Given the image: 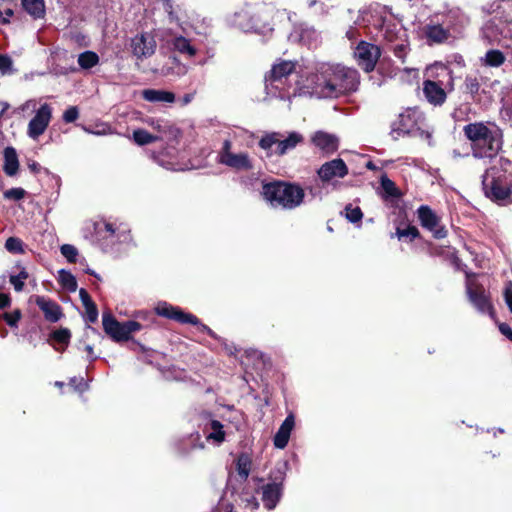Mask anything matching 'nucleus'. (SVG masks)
I'll list each match as a JSON object with an SVG mask.
<instances>
[{"mask_svg":"<svg viewBox=\"0 0 512 512\" xmlns=\"http://www.w3.org/2000/svg\"><path fill=\"white\" fill-rule=\"evenodd\" d=\"M217 162L236 171H249L253 168L250 155L246 151H236L230 140L226 139L217 152Z\"/></svg>","mask_w":512,"mask_h":512,"instance_id":"nucleus-9","label":"nucleus"},{"mask_svg":"<svg viewBox=\"0 0 512 512\" xmlns=\"http://www.w3.org/2000/svg\"><path fill=\"white\" fill-rule=\"evenodd\" d=\"M35 303L43 312L47 321L55 323L63 316L61 307L53 300L44 296H35Z\"/></svg>","mask_w":512,"mask_h":512,"instance_id":"nucleus-23","label":"nucleus"},{"mask_svg":"<svg viewBox=\"0 0 512 512\" xmlns=\"http://www.w3.org/2000/svg\"><path fill=\"white\" fill-rule=\"evenodd\" d=\"M167 11H168V15H169V18H170L171 21H177L178 20L177 16L172 11V5L169 4V3H167Z\"/></svg>","mask_w":512,"mask_h":512,"instance_id":"nucleus-62","label":"nucleus"},{"mask_svg":"<svg viewBox=\"0 0 512 512\" xmlns=\"http://www.w3.org/2000/svg\"><path fill=\"white\" fill-rule=\"evenodd\" d=\"M423 93L427 101L435 106L442 105L446 100V92L436 82L426 80L423 83Z\"/></svg>","mask_w":512,"mask_h":512,"instance_id":"nucleus-28","label":"nucleus"},{"mask_svg":"<svg viewBox=\"0 0 512 512\" xmlns=\"http://www.w3.org/2000/svg\"><path fill=\"white\" fill-rule=\"evenodd\" d=\"M58 280L62 287L67 289L70 292H74L77 289V281L76 278L69 272L64 269L58 271Z\"/></svg>","mask_w":512,"mask_h":512,"instance_id":"nucleus-40","label":"nucleus"},{"mask_svg":"<svg viewBox=\"0 0 512 512\" xmlns=\"http://www.w3.org/2000/svg\"><path fill=\"white\" fill-rule=\"evenodd\" d=\"M19 168L18 156L13 147L4 150V171L9 176H14Z\"/></svg>","mask_w":512,"mask_h":512,"instance_id":"nucleus-32","label":"nucleus"},{"mask_svg":"<svg viewBox=\"0 0 512 512\" xmlns=\"http://www.w3.org/2000/svg\"><path fill=\"white\" fill-rule=\"evenodd\" d=\"M28 166L33 173H38L41 169V166L37 162H32Z\"/></svg>","mask_w":512,"mask_h":512,"instance_id":"nucleus-64","label":"nucleus"},{"mask_svg":"<svg viewBox=\"0 0 512 512\" xmlns=\"http://www.w3.org/2000/svg\"><path fill=\"white\" fill-rule=\"evenodd\" d=\"M252 458L247 453H241L236 459V470L238 475L246 480L250 474Z\"/></svg>","mask_w":512,"mask_h":512,"instance_id":"nucleus-36","label":"nucleus"},{"mask_svg":"<svg viewBox=\"0 0 512 512\" xmlns=\"http://www.w3.org/2000/svg\"><path fill=\"white\" fill-rule=\"evenodd\" d=\"M131 48L137 58H147L154 54L156 42L152 36L141 34L132 39Z\"/></svg>","mask_w":512,"mask_h":512,"instance_id":"nucleus-19","label":"nucleus"},{"mask_svg":"<svg viewBox=\"0 0 512 512\" xmlns=\"http://www.w3.org/2000/svg\"><path fill=\"white\" fill-rule=\"evenodd\" d=\"M295 426V417L293 414L287 415L285 420L280 425L276 432L273 442L274 446L278 449H284L289 441L291 432Z\"/></svg>","mask_w":512,"mask_h":512,"instance_id":"nucleus-26","label":"nucleus"},{"mask_svg":"<svg viewBox=\"0 0 512 512\" xmlns=\"http://www.w3.org/2000/svg\"><path fill=\"white\" fill-rule=\"evenodd\" d=\"M12 69V60L7 55H0V72L2 74L10 73Z\"/></svg>","mask_w":512,"mask_h":512,"instance_id":"nucleus-54","label":"nucleus"},{"mask_svg":"<svg viewBox=\"0 0 512 512\" xmlns=\"http://www.w3.org/2000/svg\"><path fill=\"white\" fill-rule=\"evenodd\" d=\"M505 55L496 49L487 51L483 60L484 65L489 67H499L505 62Z\"/></svg>","mask_w":512,"mask_h":512,"instance_id":"nucleus-39","label":"nucleus"},{"mask_svg":"<svg viewBox=\"0 0 512 512\" xmlns=\"http://www.w3.org/2000/svg\"><path fill=\"white\" fill-rule=\"evenodd\" d=\"M498 328L504 336H506L510 341H512V329L508 324L499 323Z\"/></svg>","mask_w":512,"mask_h":512,"instance_id":"nucleus-57","label":"nucleus"},{"mask_svg":"<svg viewBox=\"0 0 512 512\" xmlns=\"http://www.w3.org/2000/svg\"><path fill=\"white\" fill-rule=\"evenodd\" d=\"M26 191L23 188H11L4 192V198L7 200L18 201L24 198Z\"/></svg>","mask_w":512,"mask_h":512,"instance_id":"nucleus-47","label":"nucleus"},{"mask_svg":"<svg viewBox=\"0 0 512 512\" xmlns=\"http://www.w3.org/2000/svg\"><path fill=\"white\" fill-rule=\"evenodd\" d=\"M348 167L343 159L336 158L323 163L317 170V175L323 183H332L348 175Z\"/></svg>","mask_w":512,"mask_h":512,"instance_id":"nucleus-16","label":"nucleus"},{"mask_svg":"<svg viewBox=\"0 0 512 512\" xmlns=\"http://www.w3.org/2000/svg\"><path fill=\"white\" fill-rule=\"evenodd\" d=\"M61 254L69 261L70 263L76 262V258L78 255V250L74 245L71 244H63L60 247Z\"/></svg>","mask_w":512,"mask_h":512,"instance_id":"nucleus-44","label":"nucleus"},{"mask_svg":"<svg viewBox=\"0 0 512 512\" xmlns=\"http://www.w3.org/2000/svg\"><path fill=\"white\" fill-rule=\"evenodd\" d=\"M345 217L351 222V223H357L360 222L363 213L359 207H353L352 205H347L345 208Z\"/></svg>","mask_w":512,"mask_h":512,"instance_id":"nucleus-43","label":"nucleus"},{"mask_svg":"<svg viewBox=\"0 0 512 512\" xmlns=\"http://www.w3.org/2000/svg\"><path fill=\"white\" fill-rule=\"evenodd\" d=\"M132 138L137 145L144 146L159 140H163V135H154L144 129H136L133 131Z\"/></svg>","mask_w":512,"mask_h":512,"instance_id":"nucleus-35","label":"nucleus"},{"mask_svg":"<svg viewBox=\"0 0 512 512\" xmlns=\"http://www.w3.org/2000/svg\"><path fill=\"white\" fill-rule=\"evenodd\" d=\"M38 101L36 99H29L25 101L23 104H21L16 110L18 113H25V112H35L38 109L37 108Z\"/></svg>","mask_w":512,"mask_h":512,"instance_id":"nucleus-48","label":"nucleus"},{"mask_svg":"<svg viewBox=\"0 0 512 512\" xmlns=\"http://www.w3.org/2000/svg\"><path fill=\"white\" fill-rule=\"evenodd\" d=\"M203 433L206 440L216 446H220L226 440L224 425L211 416L206 417L205 423L203 424Z\"/></svg>","mask_w":512,"mask_h":512,"instance_id":"nucleus-18","label":"nucleus"},{"mask_svg":"<svg viewBox=\"0 0 512 512\" xmlns=\"http://www.w3.org/2000/svg\"><path fill=\"white\" fill-rule=\"evenodd\" d=\"M10 305V298L7 294L0 293V309L6 308Z\"/></svg>","mask_w":512,"mask_h":512,"instance_id":"nucleus-61","label":"nucleus"},{"mask_svg":"<svg viewBox=\"0 0 512 512\" xmlns=\"http://www.w3.org/2000/svg\"><path fill=\"white\" fill-rule=\"evenodd\" d=\"M482 185L485 195L492 201L501 205L512 203V162L500 158L499 167L486 170Z\"/></svg>","mask_w":512,"mask_h":512,"instance_id":"nucleus-4","label":"nucleus"},{"mask_svg":"<svg viewBox=\"0 0 512 512\" xmlns=\"http://www.w3.org/2000/svg\"><path fill=\"white\" fill-rule=\"evenodd\" d=\"M178 449L182 455H189L197 449H204V443L201 440V435L199 433L190 434L180 442Z\"/></svg>","mask_w":512,"mask_h":512,"instance_id":"nucleus-31","label":"nucleus"},{"mask_svg":"<svg viewBox=\"0 0 512 512\" xmlns=\"http://www.w3.org/2000/svg\"><path fill=\"white\" fill-rule=\"evenodd\" d=\"M380 184L384 198H398L401 196L399 189L396 187L395 183L387 177V175L384 174L381 176Z\"/></svg>","mask_w":512,"mask_h":512,"instance_id":"nucleus-38","label":"nucleus"},{"mask_svg":"<svg viewBox=\"0 0 512 512\" xmlns=\"http://www.w3.org/2000/svg\"><path fill=\"white\" fill-rule=\"evenodd\" d=\"M69 384L78 392H84L88 389V384L82 377H73L70 379Z\"/></svg>","mask_w":512,"mask_h":512,"instance_id":"nucleus-53","label":"nucleus"},{"mask_svg":"<svg viewBox=\"0 0 512 512\" xmlns=\"http://www.w3.org/2000/svg\"><path fill=\"white\" fill-rule=\"evenodd\" d=\"M262 195L271 207L284 210L299 207L305 197L304 190L299 185L282 181L265 183Z\"/></svg>","mask_w":512,"mask_h":512,"instance_id":"nucleus-6","label":"nucleus"},{"mask_svg":"<svg viewBox=\"0 0 512 512\" xmlns=\"http://www.w3.org/2000/svg\"><path fill=\"white\" fill-rule=\"evenodd\" d=\"M297 62L279 60L268 75L265 76V89L267 94L280 99H288L296 95L305 94L304 84L299 86L295 74Z\"/></svg>","mask_w":512,"mask_h":512,"instance_id":"nucleus-3","label":"nucleus"},{"mask_svg":"<svg viewBox=\"0 0 512 512\" xmlns=\"http://www.w3.org/2000/svg\"><path fill=\"white\" fill-rule=\"evenodd\" d=\"M494 6V16L483 25L482 37L492 45H508L507 41H512V0H500Z\"/></svg>","mask_w":512,"mask_h":512,"instance_id":"nucleus-5","label":"nucleus"},{"mask_svg":"<svg viewBox=\"0 0 512 512\" xmlns=\"http://www.w3.org/2000/svg\"><path fill=\"white\" fill-rule=\"evenodd\" d=\"M102 325L105 333L115 342L128 341L124 322H119L110 312L102 315Z\"/></svg>","mask_w":512,"mask_h":512,"instance_id":"nucleus-17","label":"nucleus"},{"mask_svg":"<svg viewBox=\"0 0 512 512\" xmlns=\"http://www.w3.org/2000/svg\"><path fill=\"white\" fill-rule=\"evenodd\" d=\"M171 44L175 51L186 57L192 58L197 54V49L192 45L191 40L182 35L175 36Z\"/></svg>","mask_w":512,"mask_h":512,"instance_id":"nucleus-30","label":"nucleus"},{"mask_svg":"<svg viewBox=\"0 0 512 512\" xmlns=\"http://www.w3.org/2000/svg\"><path fill=\"white\" fill-rule=\"evenodd\" d=\"M245 501H246L245 507L247 509L254 510V509H257L259 506L257 499L253 496L246 498Z\"/></svg>","mask_w":512,"mask_h":512,"instance_id":"nucleus-58","label":"nucleus"},{"mask_svg":"<svg viewBox=\"0 0 512 512\" xmlns=\"http://www.w3.org/2000/svg\"><path fill=\"white\" fill-rule=\"evenodd\" d=\"M396 236L399 240L409 239V241H413L419 236V231L415 226H407L406 228L398 227L396 229Z\"/></svg>","mask_w":512,"mask_h":512,"instance_id":"nucleus-41","label":"nucleus"},{"mask_svg":"<svg viewBox=\"0 0 512 512\" xmlns=\"http://www.w3.org/2000/svg\"><path fill=\"white\" fill-rule=\"evenodd\" d=\"M423 120L422 113L416 108H409L399 114L398 119L393 123L392 133L398 136L410 134L418 127Z\"/></svg>","mask_w":512,"mask_h":512,"instance_id":"nucleus-15","label":"nucleus"},{"mask_svg":"<svg viewBox=\"0 0 512 512\" xmlns=\"http://www.w3.org/2000/svg\"><path fill=\"white\" fill-rule=\"evenodd\" d=\"M288 470L287 462H278L270 471L269 482L264 484L262 490V502L268 510H273L283 494V483Z\"/></svg>","mask_w":512,"mask_h":512,"instance_id":"nucleus-7","label":"nucleus"},{"mask_svg":"<svg viewBox=\"0 0 512 512\" xmlns=\"http://www.w3.org/2000/svg\"><path fill=\"white\" fill-rule=\"evenodd\" d=\"M125 326V332L127 335V339L129 340L131 338V335L135 332H138L142 329V325L134 320H129L124 322Z\"/></svg>","mask_w":512,"mask_h":512,"instance_id":"nucleus-52","label":"nucleus"},{"mask_svg":"<svg viewBox=\"0 0 512 512\" xmlns=\"http://www.w3.org/2000/svg\"><path fill=\"white\" fill-rule=\"evenodd\" d=\"M359 73L341 64L319 63L309 75L303 91L317 98H337L357 90Z\"/></svg>","mask_w":512,"mask_h":512,"instance_id":"nucleus-1","label":"nucleus"},{"mask_svg":"<svg viewBox=\"0 0 512 512\" xmlns=\"http://www.w3.org/2000/svg\"><path fill=\"white\" fill-rule=\"evenodd\" d=\"M85 310V320L89 323H95L98 319V310L96 305L93 303L85 306Z\"/></svg>","mask_w":512,"mask_h":512,"instance_id":"nucleus-49","label":"nucleus"},{"mask_svg":"<svg viewBox=\"0 0 512 512\" xmlns=\"http://www.w3.org/2000/svg\"><path fill=\"white\" fill-rule=\"evenodd\" d=\"M312 143L325 155H331L338 150L339 139L336 135L317 131L311 138Z\"/></svg>","mask_w":512,"mask_h":512,"instance_id":"nucleus-20","label":"nucleus"},{"mask_svg":"<svg viewBox=\"0 0 512 512\" xmlns=\"http://www.w3.org/2000/svg\"><path fill=\"white\" fill-rule=\"evenodd\" d=\"M79 117V110L76 106H71L66 109L63 113V121L66 123H72Z\"/></svg>","mask_w":512,"mask_h":512,"instance_id":"nucleus-50","label":"nucleus"},{"mask_svg":"<svg viewBox=\"0 0 512 512\" xmlns=\"http://www.w3.org/2000/svg\"><path fill=\"white\" fill-rule=\"evenodd\" d=\"M304 140L298 132H290L286 138L281 139V134L271 132L265 134L259 141V147L267 152L268 155L283 156L297 147Z\"/></svg>","mask_w":512,"mask_h":512,"instance_id":"nucleus-8","label":"nucleus"},{"mask_svg":"<svg viewBox=\"0 0 512 512\" xmlns=\"http://www.w3.org/2000/svg\"><path fill=\"white\" fill-rule=\"evenodd\" d=\"M105 231L108 232L110 235H114L116 232V229L113 224L111 223H105L104 225Z\"/></svg>","mask_w":512,"mask_h":512,"instance_id":"nucleus-63","label":"nucleus"},{"mask_svg":"<svg viewBox=\"0 0 512 512\" xmlns=\"http://www.w3.org/2000/svg\"><path fill=\"white\" fill-rule=\"evenodd\" d=\"M52 106L48 103H42L36 110V113L29 121L27 126V136L33 140L43 135L52 119Z\"/></svg>","mask_w":512,"mask_h":512,"instance_id":"nucleus-12","label":"nucleus"},{"mask_svg":"<svg viewBox=\"0 0 512 512\" xmlns=\"http://www.w3.org/2000/svg\"><path fill=\"white\" fill-rule=\"evenodd\" d=\"M468 23V17L459 9H454L450 10L447 15H445L442 24L448 29L449 33H459Z\"/></svg>","mask_w":512,"mask_h":512,"instance_id":"nucleus-27","label":"nucleus"},{"mask_svg":"<svg viewBox=\"0 0 512 512\" xmlns=\"http://www.w3.org/2000/svg\"><path fill=\"white\" fill-rule=\"evenodd\" d=\"M231 23L244 32H260V26L247 9L234 13Z\"/></svg>","mask_w":512,"mask_h":512,"instance_id":"nucleus-25","label":"nucleus"},{"mask_svg":"<svg viewBox=\"0 0 512 512\" xmlns=\"http://www.w3.org/2000/svg\"><path fill=\"white\" fill-rule=\"evenodd\" d=\"M425 34L428 39L437 43L447 40L450 35L448 29L443 24L427 25Z\"/></svg>","mask_w":512,"mask_h":512,"instance_id":"nucleus-33","label":"nucleus"},{"mask_svg":"<svg viewBox=\"0 0 512 512\" xmlns=\"http://www.w3.org/2000/svg\"><path fill=\"white\" fill-rule=\"evenodd\" d=\"M471 141L472 155L478 159H493L502 149L503 132L493 123L474 122L463 128Z\"/></svg>","mask_w":512,"mask_h":512,"instance_id":"nucleus-2","label":"nucleus"},{"mask_svg":"<svg viewBox=\"0 0 512 512\" xmlns=\"http://www.w3.org/2000/svg\"><path fill=\"white\" fill-rule=\"evenodd\" d=\"M168 146L162 151L154 154L153 157L159 165L167 170H179L178 163L175 161L179 156V150L173 144L174 141H168ZM177 142V140H175Z\"/></svg>","mask_w":512,"mask_h":512,"instance_id":"nucleus-22","label":"nucleus"},{"mask_svg":"<svg viewBox=\"0 0 512 512\" xmlns=\"http://www.w3.org/2000/svg\"><path fill=\"white\" fill-rule=\"evenodd\" d=\"M146 123L156 131L155 135H163V140L175 141L181 135L180 130L167 120L149 118Z\"/></svg>","mask_w":512,"mask_h":512,"instance_id":"nucleus-21","label":"nucleus"},{"mask_svg":"<svg viewBox=\"0 0 512 512\" xmlns=\"http://www.w3.org/2000/svg\"><path fill=\"white\" fill-rule=\"evenodd\" d=\"M417 217L423 228L430 231L434 238L443 239L447 236L446 228L441 225L440 217L427 205L417 209Z\"/></svg>","mask_w":512,"mask_h":512,"instance_id":"nucleus-13","label":"nucleus"},{"mask_svg":"<svg viewBox=\"0 0 512 512\" xmlns=\"http://www.w3.org/2000/svg\"><path fill=\"white\" fill-rule=\"evenodd\" d=\"M504 299H505V302H506L510 312L512 313V291L510 289L505 290Z\"/></svg>","mask_w":512,"mask_h":512,"instance_id":"nucleus-60","label":"nucleus"},{"mask_svg":"<svg viewBox=\"0 0 512 512\" xmlns=\"http://www.w3.org/2000/svg\"><path fill=\"white\" fill-rule=\"evenodd\" d=\"M466 293L478 312L482 314H488L492 319L495 320V312L493 306L486 294L483 286L477 284L474 279V274L466 273Z\"/></svg>","mask_w":512,"mask_h":512,"instance_id":"nucleus-11","label":"nucleus"},{"mask_svg":"<svg viewBox=\"0 0 512 512\" xmlns=\"http://www.w3.org/2000/svg\"><path fill=\"white\" fill-rule=\"evenodd\" d=\"M77 62L82 69L88 70L99 63V56L93 51H84L78 55Z\"/></svg>","mask_w":512,"mask_h":512,"instance_id":"nucleus-37","label":"nucleus"},{"mask_svg":"<svg viewBox=\"0 0 512 512\" xmlns=\"http://www.w3.org/2000/svg\"><path fill=\"white\" fill-rule=\"evenodd\" d=\"M405 46L403 44L396 45L394 47V55L400 59H403L405 56Z\"/></svg>","mask_w":512,"mask_h":512,"instance_id":"nucleus-59","label":"nucleus"},{"mask_svg":"<svg viewBox=\"0 0 512 512\" xmlns=\"http://www.w3.org/2000/svg\"><path fill=\"white\" fill-rule=\"evenodd\" d=\"M154 310L155 313L161 317L174 320L181 324L198 326L201 332H206L209 336L216 338V334L207 325L202 324L195 315L185 312L177 306H173L167 302H159Z\"/></svg>","mask_w":512,"mask_h":512,"instance_id":"nucleus-10","label":"nucleus"},{"mask_svg":"<svg viewBox=\"0 0 512 512\" xmlns=\"http://www.w3.org/2000/svg\"><path fill=\"white\" fill-rule=\"evenodd\" d=\"M380 54L381 52L378 46L366 41L359 42L354 51L358 65L364 69L365 72L374 70Z\"/></svg>","mask_w":512,"mask_h":512,"instance_id":"nucleus-14","label":"nucleus"},{"mask_svg":"<svg viewBox=\"0 0 512 512\" xmlns=\"http://www.w3.org/2000/svg\"><path fill=\"white\" fill-rule=\"evenodd\" d=\"M24 10L33 18H42L45 14L44 0H21Z\"/></svg>","mask_w":512,"mask_h":512,"instance_id":"nucleus-34","label":"nucleus"},{"mask_svg":"<svg viewBox=\"0 0 512 512\" xmlns=\"http://www.w3.org/2000/svg\"><path fill=\"white\" fill-rule=\"evenodd\" d=\"M79 296L84 307L94 303L89 293L83 288L80 289Z\"/></svg>","mask_w":512,"mask_h":512,"instance_id":"nucleus-55","label":"nucleus"},{"mask_svg":"<svg viewBox=\"0 0 512 512\" xmlns=\"http://www.w3.org/2000/svg\"><path fill=\"white\" fill-rule=\"evenodd\" d=\"M290 39L299 41L309 47L317 46L320 34L313 27L308 25H300L290 34Z\"/></svg>","mask_w":512,"mask_h":512,"instance_id":"nucleus-24","label":"nucleus"},{"mask_svg":"<svg viewBox=\"0 0 512 512\" xmlns=\"http://www.w3.org/2000/svg\"><path fill=\"white\" fill-rule=\"evenodd\" d=\"M142 97L148 102L173 103L175 101L174 93L165 90L145 89L142 91Z\"/></svg>","mask_w":512,"mask_h":512,"instance_id":"nucleus-29","label":"nucleus"},{"mask_svg":"<svg viewBox=\"0 0 512 512\" xmlns=\"http://www.w3.org/2000/svg\"><path fill=\"white\" fill-rule=\"evenodd\" d=\"M52 336H53V339L59 343H68V341L71 337V333L68 329L61 328V329L53 332Z\"/></svg>","mask_w":512,"mask_h":512,"instance_id":"nucleus-51","label":"nucleus"},{"mask_svg":"<svg viewBox=\"0 0 512 512\" xmlns=\"http://www.w3.org/2000/svg\"><path fill=\"white\" fill-rule=\"evenodd\" d=\"M22 317V313L19 309H15L13 312L3 313V319L10 327H17L18 322Z\"/></svg>","mask_w":512,"mask_h":512,"instance_id":"nucleus-45","label":"nucleus"},{"mask_svg":"<svg viewBox=\"0 0 512 512\" xmlns=\"http://www.w3.org/2000/svg\"><path fill=\"white\" fill-rule=\"evenodd\" d=\"M10 283L13 285L15 291L20 292L24 288V283L15 275L10 276Z\"/></svg>","mask_w":512,"mask_h":512,"instance_id":"nucleus-56","label":"nucleus"},{"mask_svg":"<svg viewBox=\"0 0 512 512\" xmlns=\"http://www.w3.org/2000/svg\"><path fill=\"white\" fill-rule=\"evenodd\" d=\"M464 86H465V91L472 95L477 94L480 89V83H479L477 77H475V76H467L465 78Z\"/></svg>","mask_w":512,"mask_h":512,"instance_id":"nucleus-46","label":"nucleus"},{"mask_svg":"<svg viewBox=\"0 0 512 512\" xmlns=\"http://www.w3.org/2000/svg\"><path fill=\"white\" fill-rule=\"evenodd\" d=\"M5 248L7 251L15 254H20L24 252L23 242L16 237H9L5 242Z\"/></svg>","mask_w":512,"mask_h":512,"instance_id":"nucleus-42","label":"nucleus"}]
</instances>
